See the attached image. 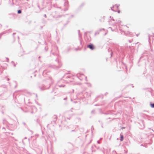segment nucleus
Instances as JSON below:
<instances>
[{
    "mask_svg": "<svg viewBox=\"0 0 154 154\" xmlns=\"http://www.w3.org/2000/svg\"><path fill=\"white\" fill-rule=\"evenodd\" d=\"M123 140V136L121 134V139L120 140L121 141H122Z\"/></svg>",
    "mask_w": 154,
    "mask_h": 154,
    "instance_id": "f03ea898",
    "label": "nucleus"
},
{
    "mask_svg": "<svg viewBox=\"0 0 154 154\" xmlns=\"http://www.w3.org/2000/svg\"><path fill=\"white\" fill-rule=\"evenodd\" d=\"M151 106L152 108H154V103L151 104Z\"/></svg>",
    "mask_w": 154,
    "mask_h": 154,
    "instance_id": "7ed1b4c3",
    "label": "nucleus"
},
{
    "mask_svg": "<svg viewBox=\"0 0 154 154\" xmlns=\"http://www.w3.org/2000/svg\"><path fill=\"white\" fill-rule=\"evenodd\" d=\"M88 48L91 50H94V46L93 44H90L87 46Z\"/></svg>",
    "mask_w": 154,
    "mask_h": 154,
    "instance_id": "f257e3e1",
    "label": "nucleus"
},
{
    "mask_svg": "<svg viewBox=\"0 0 154 154\" xmlns=\"http://www.w3.org/2000/svg\"><path fill=\"white\" fill-rule=\"evenodd\" d=\"M17 13L18 14H20L21 13V11L20 10H19L18 11Z\"/></svg>",
    "mask_w": 154,
    "mask_h": 154,
    "instance_id": "20e7f679",
    "label": "nucleus"
}]
</instances>
